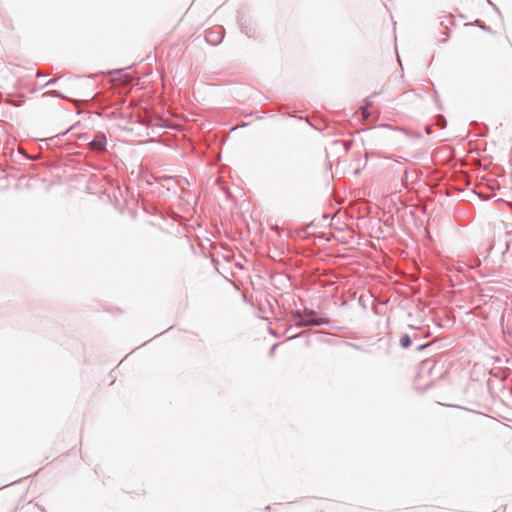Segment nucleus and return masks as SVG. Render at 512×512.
<instances>
[{
    "label": "nucleus",
    "instance_id": "1",
    "mask_svg": "<svg viewBox=\"0 0 512 512\" xmlns=\"http://www.w3.org/2000/svg\"><path fill=\"white\" fill-rule=\"evenodd\" d=\"M435 364L430 360L422 361L416 368L415 384L420 389H425L432 384V372Z\"/></svg>",
    "mask_w": 512,
    "mask_h": 512
},
{
    "label": "nucleus",
    "instance_id": "2",
    "mask_svg": "<svg viewBox=\"0 0 512 512\" xmlns=\"http://www.w3.org/2000/svg\"><path fill=\"white\" fill-rule=\"evenodd\" d=\"M90 146L93 150L102 151L106 146V138L103 134L96 135L91 141Z\"/></svg>",
    "mask_w": 512,
    "mask_h": 512
},
{
    "label": "nucleus",
    "instance_id": "3",
    "mask_svg": "<svg viewBox=\"0 0 512 512\" xmlns=\"http://www.w3.org/2000/svg\"><path fill=\"white\" fill-rule=\"evenodd\" d=\"M370 105H371V104L367 102V103H365V105H364V106H362V107L360 108V112H361V115H362V117H363V119H364V120H368V119H369V117H370V112H369V107H370Z\"/></svg>",
    "mask_w": 512,
    "mask_h": 512
},
{
    "label": "nucleus",
    "instance_id": "4",
    "mask_svg": "<svg viewBox=\"0 0 512 512\" xmlns=\"http://www.w3.org/2000/svg\"><path fill=\"white\" fill-rule=\"evenodd\" d=\"M400 344L403 348H408L410 345H411V340H410V337L408 335H403L401 338H400Z\"/></svg>",
    "mask_w": 512,
    "mask_h": 512
}]
</instances>
